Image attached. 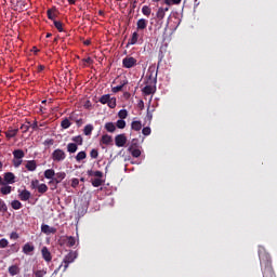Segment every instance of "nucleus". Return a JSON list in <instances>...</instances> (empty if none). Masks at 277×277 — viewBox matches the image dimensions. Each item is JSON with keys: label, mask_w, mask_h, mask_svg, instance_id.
<instances>
[{"label": "nucleus", "mask_w": 277, "mask_h": 277, "mask_svg": "<svg viewBox=\"0 0 277 277\" xmlns=\"http://www.w3.org/2000/svg\"><path fill=\"white\" fill-rule=\"evenodd\" d=\"M260 263L263 272V277H276L272 267V256L268 253H260Z\"/></svg>", "instance_id": "1"}, {"label": "nucleus", "mask_w": 277, "mask_h": 277, "mask_svg": "<svg viewBox=\"0 0 277 277\" xmlns=\"http://www.w3.org/2000/svg\"><path fill=\"white\" fill-rule=\"evenodd\" d=\"M75 259H77V252L70 251L63 260V263L53 272V276H57L60 274V269L63 267V272L68 269L70 263H75Z\"/></svg>", "instance_id": "2"}, {"label": "nucleus", "mask_w": 277, "mask_h": 277, "mask_svg": "<svg viewBox=\"0 0 277 277\" xmlns=\"http://www.w3.org/2000/svg\"><path fill=\"white\" fill-rule=\"evenodd\" d=\"M51 159L54 161V163H61V161L66 159V151L57 148L52 153Z\"/></svg>", "instance_id": "3"}, {"label": "nucleus", "mask_w": 277, "mask_h": 277, "mask_svg": "<svg viewBox=\"0 0 277 277\" xmlns=\"http://www.w3.org/2000/svg\"><path fill=\"white\" fill-rule=\"evenodd\" d=\"M137 66V60L133 56H126L122 60V67L123 68H135Z\"/></svg>", "instance_id": "4"}, {"label": "nucleus", "mask_w": 277, "mask_h": 277, "mask_svg": "<svg viewBox=\"0 0 277 277\" xmlns=\"http://www.w3.org/2000/svg\"><path fill=\"white\" fill-rule=\"evenodd\" d=\"M137 144V140H132V144L129 146L128 150L131 153L132 157H134L135 159H137V157L142 156V151L137 148H134L133 146H135Z\"/></svg>", "instance_id": "5"}, {"label": "nucleus", "mask_w": 277, "mask_h": 277, "mask_svg": "<svg viewBox=\"0 0 277 277\" xmlns=\"http://www.w3.org/2000/svg\"><path fill=\"white\" fill-rule=\"evenodd\" d=\"M146 85H157V72L150 70L147 72Z\"/></svg>", "instance_id": "6"}, {"label": "nucleus", "mask_w": 277, "mask_h": 277, "mask_svg": "<svg viewBox=\"0 0 277 277\" xmlns=\"http://www.w3.org/2000/svg\"><path fill=\"white\" fill-rule=\"evenodd\" d=\"M5 185H14L16 183V175L12 172H6L3 175Z\"/></svg>", "instance_id": "7"}, {"label": "nucleus", "mask_w": 277, "mask_h": 277, "mask_svg": "<svg viewBox=\"0 0 277 277\" xmlns=\"http://www.w3.org/2000/svg\"><path fill=\"white\" fill-rule=\"evenodd\" d=\"M115 144H116V146H118V148H122V146H124V144H127V135L118 134L115 137Z\"/></svg>", "instance_id": "8"}, {"label": "nucleus", "mask_w": 277, "mask_h": 277, "mask_svg": "<svg viewBox=\"0 0 277 277\" xmlns=\"http://www.w3.org/2000/svg\"><path fill=\"white\" fill-rule=\"evenodd\" d=\"M41 233H43L44 235H55V233H57V228L51 227L48 224H42Z\"/></svg>", "instance_id": "9"}, {"label": "nucleus", "mask_w": 277, "mask_h": 277, "mask_svg": "<svg viewBox=\"0 0 277 277\" xmlns=\"http://www.w3.org/2000/svg\"><path fill=\"white\" fill-rule=\"evenodd\" d=\"M41 254L44 261H47V263H51V261L53 260V256H51V251H49V248L47 247H43L41 249Z\"/></svg>", "instance_id": "10"}, {"label": "nucleus", "mask_w": 277, "mask_h": 277, "mask_svg": "<svg viewBox=\"0 0 277 277\" xmlns=\"http://www.w3.org/2000/svg\"><path fill=\"white\" fill-rule=\"evenodd\" d=\"M128 83H129V80L127 79L121 80L119 85L113 87L111 92H114V94H118V92H122V88H124Z\"/></svg>", "instance_id": "11"}, {"label": "nucleus", "mask_w": 277, "mask_h": 277, "mask_svg": "<svg viewBox=\"0 0 277 277\" xmlns=\"http://www.w3.org/2000/svg\"><path fill=\"white\" fill-rule=\"evenodd\" d=\"M143 94H145V96H150V94H155V84H146L143 90H142Z\"/></svg>", "instance_id": "12"}, {"label": "nucleus", "mask_w": 277, "mask_h": 277, "mask_svg": "<svg viewBox=\"0 0 277 277\" xmlns=\"http://www.w3.org/2000/svg\"><path fill=\"white\" fill-rule=\"evenodd\" d=\"M64 179H66V172H57L54 173V179H53V183L60 184L61 182L64 181Z\"/></svg>", "instance_id": "13"}, {"label": "nucleus", "mask_w": 277, "mask_h": 277, "mask_svg": "<svg viewBox=\"0 0 277 277\" xmlns=\"http://www.w3.org/2000/svg\"><path fill=\"white\" fill-rule=\"evenodd\" d=\"M148 27V22L144 18H141L136 22V29L137 31H143V29H146Z\"/></svg>", "instance_id": "14"}, {"label": "nucleus", "mask_w": 277, "mask_h": 277, "mask_svg": "<svg viewBox=\"0 0 277 277\" xmlns=\"http://www.w3.org/2000/svg\"><path fill=\"white\" fill-rule=\"evenodd\" d=\"M25 168L26 170H28V172H36V168H38V164L36 163V160H28Z\"/></svg>", "instance_id": "15"}, {"label": "nucleus", "mask_w": 277, "mask_h": 277, "mask_svg": "<svg viewBox=\"0 0 277 277\" xmlns=\"http://www.w3.org/2000/svg\"><path fill=\"white\" fill-rule=\"evenodd\" d=\"M9 274L10 276H18L21 274V267L18 265L14 264L9 267Z\"/></svg>", "instance_id": "16"}, {"label": "nucleus", "mask_w": 277, "mask_h": 277, "mask_svg": "<svg viewBox=\"0 0 277 277\" xmlns=\"http://www.w3.org/2000/svg\"><path fill=\"white\" fill-rule=\"evenodd\" d=\"M35 250H36V247H34V245L29 242L25 243L23 247L24 254H31V252H34Z\"/></svg>", "instance_id": "17"}, {"label": "nucleus", "mask_w": 277, "mask_h": 277, "mask_svg": "<svg viewBox=\"0 0 277 277\" xmlns=\"http://www.w3.org/2000/svg\"><path fill=\"white\" fill-rule=\"evenodd\" d=\"M138 39H140V34H137V31H134L132 34V37L129 39L127 47L137 44Z\"/></svg>", "instance_id": "18"}, {"label": "nucleus", "mask_w": 277, "mask_h": 277, "mask_svg": "<svg viewBox=\"0 0 277 277\" xmlns=\"http://www.w3.org/2000/svg\"><path fill=\"white\" fill-rule=\"evenodd\" d=\"M47 14L50 21L55 22V18H57V9H49Z\"/></svg>", "instance_id": "19"}, {"label": "nucleus", "mask_w": 277, "mask_h": 277, "mask_svg": "<svg viewBox=\"0 0 277 277\" xmlns=\"http://www.w3.org/2000/svg\"><path fill=\"white\" fill-rule=\"evenodd\" d=\"M65 243H66L67 248H72L77 243V239L72 236H67Z\"/></svg>", "instance_id": "20"}, {"label": "nucleus", "mask_w": 277, "mask_h": 277, "mask_svg": "<svg viewBox=\"0 0 277 277\" xmlns=\"http://www.w3.org/2000/svg\"><path fill=\"white\" fill-rule=\"evenodd\" d=\"M16 135H18V129H11L5 132L8 140H12V137H16Z\"/></svg>", "instance_id": "21"}, {"label": "nucleus", "mask_w": 277, "mask_h": 277, "mask_svg": "<svg viewBox=\"0 0 277 277\" xmlns=\"http://www.w3.org/2000/svg\"><path fill=\"white\" fill-rule=\"evenodd\" d=\"M77 150H79V145H77V143H69L67 145V153L75 154Z\"/></svg>", "instance_id": "22"}, {"label": "nucleus", "mask_w": 277, "mask_h": 277, "mask_svg": "<svg viewBox=\"0 0 277 277\" xmlns=\"http://www.w3.org/2000/svg\"><path fill=\"white\" fill-rule=\"evenodd\" d=\"M0 193L3 195V196H8V194H12V186L5 184V185H2V187L0 188Z\"/></svg>", "instance_id": "23"}, {"label": "nucleus", "mask_w": 277, "mask_h": 277, "mask_svg": "<svg viewBox=\"0 0 277 277\" xmlns=\"http://www.w3.org/2000/svg\"><path fill=\"white\" fill-rule=\"evenodd\" d=\"M13 157L14 159L21 160L23 157H25V151H23V149H15L13 151Z\"/></svg>", "instance_id": "24"}, {"label": "nucleus", "mask_w": 277, "mask_h": 277, "mask_svg": "<svg viewBox=\"0 0 277 277\" xmlns=\"http://www.w3.org/2000/svg\"><path fill=\"white\" fill-rule=\"evenodd\" d=\"M94 131V126L89 123L84 127L83 129V134L87 135V136H90L92 135V132Z\"/></svg>", "instance_id": "25"}, {"label": "nucleus", "mask_w": 277, "mask_h": 277, "mask_svg": "<svg viewBox=\"0 0 277 277\" xmlns=\"http://www.w3.org/2000/svg\"><path fill=\"white\" fill-rule=\"evenodd\" d=\"M113 140L111 136L108 134H104L101 138V143L105 144V146H109V144H111Z\"/></svg>", "instance_id": "26"}, {"label": "nucleus", "mask_w": 277, "mask_h": 277, "mask_svg": "<svg viewBox=\"0 0 277 277\" xmlns=\"http://www.w3.org/2000/svg\"><path fill=\"white\" fill-rule=\"evenodd\" d=\"M131 129L133 131H142V121H132Z\"/></svg>", "instance_id": "27"}, {"label": "nucleus", "mask_w": 277, "mask_h": 277, "mask_svg": "<svg viewBox=\"0 0 277 277\" xmlns=\"http://www.w3.org/2000/svg\"><path fill=\"white\" fill-rule=\"evenodd\" d=\"M111 98V95L109 94H105V95H102L98 100V102L102 104V105H107L109 103V100Z\"/></svg>", "instance_id": "28"}, {"label": "nucleus", "mask_w": 277, "mask_h": 277, "mask_svg": "<svg viewBox=\"0 0 277 277\" xmlns=\"http://www.w3.org/2000/svg\"><path fill=\"white\" fill-rule=\"evenodd\" d=\"M19 198L21 200H29V198H31V193H29V190H23L19 194Z\"/></svg>", "instance_id": "29"}, {"label": "nucleus", "mask_w": 277, "mask_h": 277, "mask_svg": "<svg viewBox=\"0 0 277 277\" xmlns=\"http://www.w3.org/2000/svg\"><path fill=\"white\" fill-rule=\"evenodd\" d=\"M88 157V154L85 151H79L77 155H76V161L81 162L83 161V159H85Z\"/></svg>", "instance_id": "30"}, {"label": "nucleus", "mask_w": 277, "mask_h": 277, "mask_svg": "<svg viewBox=\"0 0 277 277\" xmlns=\"http://www.w3.org/2000/svg\"><path fill=\"white\" fill-rule=\"evenodd\" d=\"M105 129L108 133H114L116 131V124L114 122H107L105 123Z\"/></svg>", "instance_id": "31"}, {"label": "nucleus", "mask_w": 277, "mask_h": 277, "mask_svg": "<svg viewBox=\"0 0 277 277\" xmlns=\"http://www.w3.org/2000/svg\"><path fill=\"white\" fill-rule=\"evenodd\" d=\"M156 18L159 21H163L166 18V13L163 12V8H159L156 13Z\"/></svg>", "instance_id": "32"}, {"label": "nucleus", "mask_w": 277, "mask_h": 277, "mask_svg": "<svg viewBox=\"0 0 277 277\" xmlns=\"http://www.w3.org/2000/svg\"><path fill=\"white\" fill-rule=\"evenodd\" d=\"M77 146H83V136L77 135L71 138Z\"/></svg>", "instance_id": "33"}, {"label": "nucleus", "mask_w": 277, "mask_h": 277, "mask_svg": "<svg viewBox=\"0 0 277 277\" xmlns=\"http://www.w3.org/2000/svg\"><path fill=\"white\" fill-rule=\"evenodd\" d=\"M30 128H31V122L27 121L26 123H23L19 129L22 133H27V131H29Z\"/></svg>", "instance_id": "34"}, {"label": "nucleus", "mask_w": 277, "mask_h": 277, "mask_svg": "<svg viewBox=\"0 0 277 277\" xmlns=\"http://www.w3.org/2000/svg\"><path fill=\"white\" fill-rule=\"evenodd\" d=\"M44 176H45V179H54L53 176H55V170H53V169L45 170Z\"/></svg>", "instance_id": "35"}, {"label": "nucleus", "mask_w": 277, "mask_h": 277, "mask_svg": "<svg viewBox=\"0 0 277 277\" xmlns=\"http://www.w3.org/2000/svg\"><path fill=\"white\" fill-rule=\"evenodd\" d=\"M151 12H153V9H150V6L148 5H144L142 8V14H144V16H150Z\"/></svg>", "instance_id": "36"}, {"label": "nucleus", "mask_w": 277, "mask_h": 277, "mask_svg": "<svg viewBox=\"0 0 277 277\" xmlns=\"http://www.w3.org/2000/svg\"><path fill=\"white\" fill-rule=\"evenodd\" d=\"M72 123L70 122V120H68V118H65L62 122H61V127L62 129H70V126Z\"/></svg>", "instance_id": "37"}, {"label": "nucleus", "mask_w": 277, "mask_h": 277, "mask_svg": "<svg viewBox=\"0 0 277 277\" xmlns=\"http://www.w3.org/2000/svg\"><path fill=\"white\" fill-rule=\"evenodd\" d=\"M37 192H39V194H47V192H49V186H47V184H40Z\"/></svg>", "instance_id": "38"}, {"label": "nucleus", "mask_w": 277, "mask_h": 277, "mask_svg": "<svg viewBox=\"0 0 277 277\" xmlns=\"http://www.w3.org/2000/svg\"><path fill=\"white\" fill-rule=\"evenodd\" d=\"M128 116H129V111H127V109H121L118 113V117L120 118V120L127 119Z\"/></svg>", "instance_id": "39"}, {"label": "nucleus", "mask_w": 277, "mask_h": 277, "mask_svg": "<svg viewBox=\"0 0 277 277\" xmlns=\"http://www.w3.org/2000/svg\"><path fill=\"white\" fill-rule=\"evenodd\" d=\"M53 23H54V27L57 29V31H60V32L64 31V24H62V22L54 19Z\"/></svg>", "instance_id": "40"}, {"label": "nucleus", "mask_w": 277, "mask_h": 277, "mask_svg": "<svg viewBox=\"0 0 277 277\" xmlns=\"http://www.w3.org/2000/svg\"><path fill=\"white\" fill-rule=\"evenodd\" d=\"M92 185L93 187H101V185H103V180H101V177H96L94 180H92Z\"/></svg>", "instance_id": "41"}, {"label": "nucleus", "mask_w": 277, "mask_h": 277, "mask_svg": "<svg viewBox=\"0 0 277 277\" xmlns=\"http://www.w3.org/2000/svg\"><path fill=\"white\" fill-rule=\"evenodd\" d=\"M116 127L117 129H124V127H127V121H124V119H119L116 122Z\"/></svg>", "instance_id": "42"}, {"label": "nucleus", "mask_w": 277, "mask_h": 277, "mask_svg": "<svg viewBox=\"0 0 277 277\" xmlns=\"http://www.w3.org/2000/svg\"><path fill=\"white\" fill-rule=\"evenodd\" d=\"M34 276L35 277H44V276H47V269L35 271Z\"/></svg>", "instance_id": "43"}, {"label": "nucleus", "mask_w": 277, "mask_h": 277, "mask_svg": "<svg viewBox=\"0 0 277 277\" xmlns=\"http://www.w3.org/2000/svg\"><path fill=\"white\" fill-rule=\"evenodd\" d=\"M107 106H108L110 109H116V97H110V100H108Z\"/></svg>", "instance_id": "44"}, {"label": "nucleus", "mask_w": 277, "mask_h": 277, "mask_svg": "<svg viewBox=\"0 0 277 277\" xmlns=\"http://www.w3.org/2000/svg\"><path fill=\"white\" fill-rule=\"evenodd\" d=\"M30 187H31V189H39V187H40V181H38V180H32V181H31V184H30Z\"/></svg>", "instance_id": "45"}, {"label": "nucleus", "mask_w": 277, "mask_h": 277, "mask_svg": "<svg viewBox=\"0 0 277 277\" xmlns=\"http://www.w3.org/2000/svg\"><path fill=\"white\" fill-rule=\"evenodd\" d=\"M11 206H12V209H21L22 203H21V201H18V200H13V201L11 202Z\"/></svg>", "instance_id": "46"}, {"label": "nucleus", "mask_w": 277, "mask_h": 277, "mask_svg": "<svg viewBox=\"0 0 277 277\" xmlns=\"http://www.w3.org/2000/svg\"><path fill=\"white\" fill-rule=\"evenodd\" d=\"M91 159H98V149H92L90 151Z\"/></svg>", "instance_id": "47"}, {"label": "nucleus", "mask_w": 277, "mask_h": 277, "mask_svg": "<svg viewBox=\"0 0 277 277\" xmlns=\"http://www.w3.org/2000/svg\"><path fill=\"white\" fill-rule=\"evenodd\" d=\"M71 187H74V189L77 188V187H79V179L74 177V179L71 180Z\"/></svg>", "instance_id": "48"}, {"label": "nucleus", "mask_w": 277, "mask_h": 277, "mask_svg": "<svg viewBox=\"0 0 277 277\" xmlns=\"http://www.w3.org/2000/svg\"><path fill=\"white\" fill-rule=\"evenodd\" d=\"M8 243H10V242L8 241V239L2 238V239L0 240V248H8Z\"/></svg>", "instance_id": "49"}, {"label": "nucleus", "mask_w": 277, "mask_h": 277, "mask_svg": "<svg viewBox=\"0 0 277 277\" xmlns=\"http://www.w3.org/2000/svg\"><path fill=\"white\" fill-rule=\"evenodd\" d=\"M142 133H143V135H150L151 130L149 127H145V128H143Z\"/></svg>", "instance_id": "50"}, {"label": "nucleus", "mask_w": 277, "mask_h": 277, "mask_svg": "<svg viewBox=\"0 0 277 277\" xmlns=\"http://www.w3.org/2000/svg\"><path fill=\"white\" fill-rule=\"evenodd\" d=\"M82 62L84 64H88L89 66H91V64H94V61L92 60V57L83 58Z\"/></svg>", "instance_id": "51"}, {"label": "nucleus", "mask_w": 277, "mask_h": 277, "mask_svg": "<svg viewBox=\"0 0 277 277\" xmlns=\"http://www.w3.org/2000/svg\"><path fill=\"white\" fill-rule=\"evenodd\" d=\"M93 176H96V179H103V173L101 171H94Z\"/></svg>", "instance_id": "52"}, {"label": "nucleus", "mask_w": 277, "mask_h": 277, "mask_svg": "<svg viewBox=\"0 0 277 277\" xmlns=\"http://www.w3.org/2000/svg\"><path fill=\"white\" fill-rule=\"evenodd\" d=\"M10 238L11 239H18V233L12 232L11 235H10Z\"/></svg>", "instance_id": "53"}, {"label": "nucleus", "mask_w": 277, "mask_h": 277, "mask_svg": "<svg viewBox=\"0 0 277 277\" xmlns=\"http://www.w3.org/2000/svg\"><path fill=\"white\" fill-rule=\"evenodd\" d=\"M23 163V160H15L13 161L14 168H19V166Z\"/></svg>", "instance_id": "54"}, {"label": "nucleus", "mask_w": 277, "mask_h": 277, "mask_svg": "<svg viewBox=\"0 0 277 277\" xmlns=\"http://www.w3.org/2000/svg\"><path fill=\"white\" fill-rule=\"evenodd\" d=\"M30 127L34 131L38 130V121H34V123H30Z\"/></svg>", "instance_id": "55"}, {"label": "nucleus", "mask_w": 277, "mask_h": 277, "mask_svg": "<svg viewBox=\"0 0 277 277\" xmlns=\"http://www.w3.org/2000/svg\"><path fill=\"white\" fill-rule=\"evenodd\" d=\"M0 209H8V206L3 200L0 199Z\"/></svg>", "instance_id": "56"}, {"label": "nucleus", "mask_w": 277, "mask_h": 277, "mask_svg": "<svg viewBox=\"0 0 277 277\" xmlns=\"http://www.w3.org/2000/svg\"><path fill=\"white\" fill-rule=\"evenodd\" d=\"M147 118L148 120H153V113H150V110L147 109Z\"/></svg>", "instance_id": "57"}, {"label": "nucleus", "mask_w": 277, "mask_h": 277, "mask_svg": "<svg viewBox=\"0 0 277 277\" xmlns=\"http://www.w3.org/2000/svg\"><path fill=\"white\" fill-rule=\"evenodd\" d=\"M173 5H180L183 0H171Z\"/></svg>", "instance_id": "58"}, {"label": "nucleus", "mask_w": 277, "mask_h": 277, "mask_svg": "<svg viewBox=\"0 0 277 277\" xmlns=\"http://www.w3.org/2000/svg\"><path fill=\"white\" fill-rule=\"evenodd\" d=\"M76 123L78 127H81L83 124V119L76 120Z\"/></svg>", "instance_id": "59"}, {"label": "nucleus", "mask_w": 277, "mask_h": 277, "mask_svg": "<svg viewBox=\"0 0 277 277\" xmlns=\"http://www.w3.org/2000/svg\"><path fill=\"white\" fill-rule=\"evenodd\" d=\"M166 5H174V3L172 2V0H164Z\"/></svg>", "instance_id": "60"}, {"label": "nucleus", "mask_w": 277, "mask_h": 277, "mask_svg": "<svg viewBox=\"0 0 277 277\" xmlns=\"http://www.w3.org/2000/svg\"><path fill=\"white\" fill-rule=\"evenodd\" d=\"M138 107H140L141 109H144V101L141 100V101L138 102Z\"/></svg>", "instance_id": "61"}, {"label": "nucleus", "mask_w": 277, "mask_h": 277, "mask_svg": "<svg viewBox=\"0 0 277 277\" xmlns=\"http://www.w3.org/2000/svg\"><path fill=\"white\" fill-rule=\"evenodd\" d=\"M42 70H44V65H39L38 66V72H42Z\"/></svg>", "instance_id": "62"}, {"label": "nucleus", "mask_w": 277, "mask_h": 277, "mask_svg": "<svg viewBox=\"0 0 277 277\" xmlns=\"http://www.w3.org/2000/svg\"><path fill=\"white\" fill-rule=\"evenodd\" d=\"M69 5H75L77 3V0H67Z\"/></svg>", "instance_id": "63"}, {"label": "nucleus", "mask_w": 277, "mask_h": 277, "mask_svg": "<svg viewBox=\"0 0 277 277\" xmlns=\"http://www.w3.org/2000/svg\"><path fill=\"white\" fill-rule=\"evenodd\" d=\"M88 176H94V171L93 170H89L88 171Z\"/></svg>", "instance_id": "64"}]
</instances>
